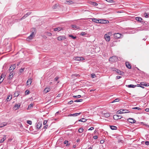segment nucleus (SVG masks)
Instances as JSON below:
<instances>
[{
  "instance_id": "f257e3e1",
  "label": "nucleus",
  "mask_w": 149,
  "mask_h": 149,
  "mask_svg": "<svg viewBox=\"0 0 149 149\" xmlns=\"http://www.w3.org/2000/svg\"><path fill=\"white\" fill-rule=\"evenodd\" d=\"M33 31H32L31 34L27 38V39L29 40L32 39L34 37L36 33L35 28H33Z\"/></svg>"
},
{
  "instance_id": "052dcab7",
  "label": "nucleus",
  "mask_w": 149,
  "mask_h": 149,
  "mask_svg": "<svg viewBox=\"0 0 149 149\" xmlns=\"http://www.w3.org/2000/svg\"><path fill=\"white\" fill-rule=\"evenodd\" d=\"M121 77H122L120 76H117L116 77V79H120V78H121Z\"/></svg>"
},
{
  "instance_id": "6e6552de",
  "label": "nucleus",
  "mask_w": 149,
  "mask_h": 149,
  "mask_svg": "<svg viewBox=\"0 0 149 149\" xmlns=\"http://www.w3.org/2000/svg\"><path fill=\"white\" fill-rule=\"evenodd\" d=\"M6 76L5 73H2L1 74L0 76V84L4 80V78L2 79L3 77H4Z\"/></svg>"
},
{
  "instance_id": "f3484780",
  "label": "nucleus",
  "mask_w": 149,
  "mask_h": 149,
  "mask_svg": "<svg viewBox=\"0 0 149 149\" xmlns=\"http://www.w3.org/2000/svg\"><path fill=\"white\" fill-rule=\"evenodd\" d=\"M10 72V73L9 76L8 77V79H12V77L13 76V72Z\"/></svg>"
},
{
  "instance_id": "dca6fc26",
  "label": "nucleus",
  "mask_w": 149,
  "mask_h": 149,
  "mask_svg": "<svg viewBox=\"0 0 149 149\" xmlns=\"http://www.w3.org/2000/svg\"><path fill=\"white\" fill-rule=\"evenodd\" d=\"M65 3H68L69 4H71L74 3L73 1L72 0H65Z\"/></svg>"
},
{
  "instance_id": "ddd939ff",
  "label": "nucleus",
  "mask_w": 149,
  "mask_h": 149,
  "mask_svg": "<svg viewBox=\"0 0 149 149\" xmlns=\"http://www.w3.org/2000/svg\"><path fill=\"white\" fill-rule=\"evenodd\" d=\"M136 20L138 21H139L140 22H143V19L139 17H136Z\"/></svg>"
},
{
  "instance_id": "2f4dec72",
  "label": "nucleus",
  "mask_w": 149,
  "mask_h": 149,
  "mask_svg": "<svg viewBox=\"0 0 149 149\" xmlns=\"http://www.w3.org/2000/svg\"><path fill=\"white\" fill-rule=\"evenodd\" d=\"M87 119H86L84 118H82L80 119L78 121L84 122L87 121Z\"/></svg>"
},
{
  "instance_id": "680f3d73",
  "label": "nucleus",
  "mask_w": 149,
  "mask_h": 149,
  "mask_svg": "<svg viewBox=\"0 0 149 149\" xmlns=\"http://www.w3.org/2000/svg\"><path fill=\"white\" fill-rule=\"evenodd\" d=\"M48 127V125H45L43 127V128L44 129H46Z\"/></svg>"
},
{
  "instance_id": "a878e982",
  "label": "nucleus",
  "mask_w": 149,
  "mask_h": 149,
  "mask_svg": "<svg viewBox=\"0 0 149 149\" xmlns=\"http://www.w3.org/2000/svg\"><path fill=\"white\" fill-rule=\"evenodd\" d=\"M126 86L127 87H128L129 88H134L135 87H136V85H134L132 84H130L129 85H126Z\"/></svg>"
},
{
  "instance_id": "de8ad7c7",
  "label": "nucleus",
  "mask_w": 149,
  "mask_h": 149,
  "mask_svg": "<svg viewBox=\"0 0 149 149\" xmlns=\"http://www.w3.org/2000/svg\"><path fill=\"white\" fill-rule=\"evenodd\" d=\"M132 109H138V110L141 109L140 107H134V108H132Z\"/></svg>"
},
{
  "instance_id": "864d4df0",
  "label": "nucleus",
  "mask_w": 149,
  "mask_h": 149,
  "mask_svg": "<svg viewBox=\"0 0 149 149\" xmlns=\"http://www.w3.org/2000/svg\"><path fill=\"white\" fill-rule=\"evenodd\" d=\"M29 91H28V90H27L25 91V95H27L29 94Z\"/></svg>"
},
{
  "instance_id": "f03ea898",
  "label": "nucleus",
  "mask_w": 149,
  "mask_h": 149,
  "mask_svg": "<svg viewBox=\"0 0 149 149\" xmlns=\"http://www.w3.org/2000/svg\"><path fill=\"white\" fill-rule=\"evenodd\" d=\"M118 60L117 57L116 56H113L110 58L109 61L111 62H114L117 61Z\"/></svg>"
},
{
  "instance_id": "8fccbe9b",
  "label": "nucleus",
  "mask_w": 149,
  "mask_h": 149,
  "mask_svg": "<svg viewBox=\"0 0 149 149\" xmlns=\"http://www.w3.org/2000/svg\"><path fill=\"white\" fill-rule=\"evenodd\" d=\"M119 100V99L118 98H117V99H116L115 100H114L112 102V103H113V102H117V101H118Z\"/></svg>"
},
{
  "instance_id": "4c0bfd02",
  "label": "nucleus",
  "mask_w": 149,
  "mask_h": 149,
  "mask_svg": "<svg viewBox=\"0 0 149 149\" xmlns=\"http://www.w3.org/2000/svg\"><path fill=\"white\" fill-rule=\"evenodd\" d=\"M83 129L82 128H80L79 129L78 131L79 133H81L83 131Z\"/></svg>"
},
{
  "instance_id": "4d7b16f0",
  "label": "nucleus",
  "mask_w": 149,
  "mask_h": 149,
  "mask_svg": "<svg viewBox=\"0 0 149 149\" xmlns=\"http://www.w3.org/2000/svg\"><path fill=\"white\" fill-rule=\"evenodd\" d=\"M31 12H28L26 13L25 15H26V16L28 17L29 15L31 14Z\"/></svg>"
},
{
  "instance_id": "49530a36",
  "label": "nucleus",
  "mask_w": 149,
  "mask_h": 149,
  "mask_svg": "<svg viewBox=\"0 0 149 149\" xmlns=\"http://www.w3.org/2000/svg\"><path fill=\"white\" fill-rule=\"evenodd\" d=\"M45 33H46V34H47L49 36H51L52 35V34L50 32H45Z\"/></svg>"
},
{
  "instance_id": "393cba45",
  "label": "nucleus",
  "mask_w": 149,
  "mask_h": 149,
  "mask_svg": "<svg viewBox=\"0 0 149 149\" xmlns=\"http://www.w3.org/2000/svg\"><path fill=\"white\" fill-rule=\"evenodd\" d=\"M62 28L61 27H58L57 28H56L54 29V31H61L62 29Z\"/></svg>"
},
{
  "instance_id": "72a5a7b5",
  "label": "nucleus",
  "mask_w": 149,
  "mask_h": 149,
  "mask_svg": "<svg viewBox=\"0 0 149 149\" xmlns=\"http://www.w3.org/2000/svg\"><path fill=\"white\" fill-rule=\"evenodd\" d=\"M123 113H129L130 111L127 110L126 109H122Z\"/></svg>"
},
{
  "instance_id": "338daca9",
  "label": "nucleus",
  "mask_w": 149,
  "mask_h": 149,
  "mask_svg": "<svg viewBox=\"0 0 149 149\" xmlns=\"http://www.w3.org/2000/svg\"><path fill=\"white\" fill-rule=\"evenodd\" d=\"M73 102V100H71L68 102V104H71Z\"/></svg>"
},
{
  "instance_id": "c756f323",
  "label": "nucleus",
  "mask_w": 149,
  "mask_h": 149,
  "mask_svg": "<svg viewBox=\"0 0 149 149\" xmlns=\"http://www.w3.org/2000/svg\"><path fill=\"white\" fill-rule=\"evenodd\" d=\"M20 92L18 91H15L14 93V97H17L18 96V95H19Z\"/></svg>"
},
{
  "instance_id": "69168bd1",
  "label": "nucleus",
  "mask_w": 149,
  "mask_h": 149,
  "mask_svg": "<svg viewBox=\"0 0 149 149\" xmlns=\"http://www.w3.org/2000/svg\"><path fill=\"white\" fill-rule=\"evenodd\" d=\"M94 128L93 127H91L88 130H92L94 129Z\"/></svg>"
},
{
  "instance_id": "a19ab883",
  "label": "nucleus",
  "mask_w": 149,
  "mask_h": 149,
  "mask_svg": "<svg viewBox=\"0 0 149 149\" xmlns=\"http://www.w3.org/2000/svg\"><path fill=\"white\" fill-rule=\"evenodd\" d=\"M91 4L92 5L94 6H97L98 5L97 3L95 2H92L91 3Z\"/></svg>"
},
{
  "instance_id": "2eb2a0df",
  "label": "nucleus",
  "mask_w": 149,
  "mask_h": 149,
  "mask_svg": "<svg viewBox=\"0 0 149 149\" xmlns=\"http://www.w3.org/2000/svg\"><path fill=\"white\" fill-rule=\"evenodd\" d=\"M104 38L107 41H109L110 40V36H108L107 34H105L104 36Z\"/></svg>"
},
{
  "instance_id": "e2e57ef3",
  "label": "nucleus",
  "mask_w": 149,
  "mask_h": 149,
  "mask_svg": "<svg viewBox=\"0 0 149 149\" xmlns=\"http://www.w3.org/2000/svg\"><path fill=\"white\" fill-rule=\"evenodd\" d=\"M33 106V104H30L29 106V107H30V108H31V107H32Z\"/></svg>"
},
{
  "instance_id": "ea45409f",
  "label": "nucleus",
  "mask_w": 149,
  "mask_h": 149,
  "mask_svg": "<svg viewBox=\"0 0 149 149\" xmlns=\"http://www.w3.org/2000/svg\"><path fill=\"white\" fill-rule=\"evenodd\" d=\"M79 76H80V75L79 74H72V77H72L73 78H74L73 77H77Z\"/></svg>"
},
{
  "instance_id": "f8f14e48",
  "label": "nucleus",
  "mask_w": 149,
  "mask_h": 149,
  "mask_svg": "<svg viewBox=\"0 0 149 149\" xmlns=\"http://www.w3.org/2000/svg\"><path fill=\"white\" fill-rule=\"evenodd\" d=\"M125 65L128 68L130 69L131 68V65L129 62L127 61L126 62Z\"/></svg>"
},
{
  "instance_id": "0e129e2a",
  "label": "nucleus",
  "mask_w": 149,
  "mask_h": 149,
  "mask_svg": "<svg viewBox=\"0 0 149 149\" xmlns=\"http://www.w3.org/2000/svg\"><path fill=\"white\" fill-rule=\"evenodd\" d=\"M47 121L46 120H44L43 122V125H45L47 123Z\"/></svg>"
},
{
  "instance_id": "774afa93",
  "label": "nucleus",
  "mask_w": 149,
  "mask_h": 149,
  "mask_svg": "<svg viewBox=\"0 0 149 149\" xmlns=\"http://www.w3.org/2000/svg\"><path fill=\"white\" fill-rule=\"evenodd\" d=\"M97 136H93V138L95 139H96L97 138Z\"/></svg>"
},
{
  "instance_id": "a211bd4d",
  "label": "nucleus",
  "mask_w": 149,
  "mask_h": 149,
  "mask_svg": "<svg viewBox=\"0 0 149 149\" xmlns=\"http://www.w3.org/2000/svg\"><path fill=\"white\" fill-rule=\"evenodd\" d=\"M7 123L4 122L3 123H1V124H0V127L2 128L3 127H4V126H6L7 125Z\"/></svg>"
},
{
  "instance_id": "79ce46f5",
  "label": "nucleus",
  "mask_w": 149,
  "mask_h": 149,
  "mask_svg": "<svg viewBox=\"0 0 149 149\" xmlns=\"http://www.w3.org/2000/svg\"><path fill=\"white\" fill-rule=\"evenodd\" d=\"M69 37L72 38L73 39H74L76 38H77L76 36H72V35H69Z\"/></svg>"
},
{
  "instance_id": "e433bc0d",
  "label": "nucleus",
  "mask_w": 149,
  "mask_h": 149,
  "mask_svg": "<svg viewBox=\"0 0 149 149\" xmlns=\"http://www.w3.org/2000/svg\"><path fill=\"white\" fill-rule=\"evenodd\" d=\"M81 97V96L80 95H77V96L74 95V96H73V97L75 98H80V97Z\"/></svg>"
},
{
  "instance_id": "a18cd8bd",
  "label": "nucleus",
  "mask_w": 149,
  "mask_h": 149,
  "mask_svg": "<svg viewBox=\"0 0 149 149\" xmlns=\"http://www.w3.org/2000/svg\"><path fill=\"white\" fill-rule=\"evenodd\" d=\"M24 68H21V69L20 70H19V72H20V73H22L23 72V71H24Z\"/></svg>"
},
{
  "instance_id": "bb28decb",
  "label": "nucleus",
  "mask_w": 149,
  "mask_h": 149,
  "mask_svg": "<svg viewBox=\"0 0 149 149\" xmlns=\"http://www.w3.org/2000/svg\"><path fill=\"white\" fill-rule=\"evenodd\" d=\"M20 106V105L19 104H15L14 107V108L15 109V110H16L17 109L19 108Z\"/></svg>"
},
{
  "instance_id": "1a4fd4ad",
  "label": "nucleus",
  "mask_w": 149,
  "mask_h": 149,
  "mask_svg": "<svg viewBox=\"0 0 149 149\" xmlns=\"http://www.w3.org/2000/svg\"><path fill=\"white\" fill-rule=\"evenodd\" d=\"M127 121L131 123H134L136 122V120L133 118H129L128 119Z\"/></svg>"
},
{
  "instance_id": "423d86ee",
  "label": "nucleus",
  "mask_w": 149,
  "mask_h": 149,
  "mask_svg": "<svg viewBox=\"0 0 149 149\" xmlns=\"http://www.w3.org/2000/svg\"><path fill=\"white\" fill-rule=\"evenodd\" d=\"M16 67V65L15 64H14L12 65L10 67L9 69V72H13V71Z\"/></svg>"
},
{
  "instance_id": "473e14b6",
  "label": "nucleus",
  "mask_w": 149,
  "mask_h": 149,
  "mask_svg": "<svg viewBox=\"0 0 149 149\" xmlns=\"http://www.w3.org/2000/svg\"><path fill=\"white\" fill-rule=\"evenodd\" d=\"M110 114L109 113H106L104 114V116L106 118H108L109 117Z\"/></svg>"
},
{
  "instance_id": "5fc2aeb1",
  "label": "nucleus",
  "mask_w": 149,
  "mask_h": 149,
  "mask_svg": "<svg viewBox=\"0 0 149 149\" xmlns=\"http://www.w3.org/2000/svg\"><path fill=\"white\" fill-rule=\"evenodd\" d=\"M148 15H149V14H148L147 13H145V17L146 18H148Z\"/></svg>"
},
{
  "instance_id": "aec40b11",
  "label": "nucleus",
  "mask_w": 149,
  "mask_h": 149,
  "mask_svg": "<svg viewBox=\"0 0 149 149\" xmlns=\"http://www.w3.org/2000/svg\"><path fill=\"white\" fill-rule=\"evenodd\" d=\"M36 124H37L36 126H37V128L38 129H40V128L41 127V125H42L41 123H40V122H38V123H36Z\"/></svg>"
},
{
  "instance_id": "3c124183",
  "label": "nucleus",
  "mask_w": 149,
  "mask_h": 149,
  "mask_svg": "<svg viewBox=\"0 0 149 149\" xmlns=\"http://www.w3.org/2000/svg\"><path fill=\"white\" fill-rule=\"evenodd\" d=\"M27 16H26V15H24L19 20H21L22 19L25 18L27 17Z\"/></svg>"
},
{
  "instance_id": "412c9836",
  "label": "nucleus",
  "mask_w": 149,
  "mask_h": 149,
  "mask_svg": "<svg viewBox=\"0 0 149 149\" xmlns=\"http://www.w3.org/2000/svg\"><path fill=\"white\" fill-rule=\"evenodd\" d=\"M63 39H66V38L65 36H59L57 38V39L59 41L62 40Z\"/></svg>"
},
{
  "instance_id": "6ab92c4d",
  "label": "nucleus",
  "mask_w": 149,
  "mask_h": 149,
  "mask_svg": "<svg viewBox=\"0 0 149 149\" xmlns=\"http://www.w3.org/2000/svg\"><path fill=\"white\" fill-rule=\"evenodd\" d=\"M71 26L74 29L77 30L79 29V27L78 26H77L75 25H72Z\"/></svg>"
},
{
  "instance_id": "0eeeda50",
  "label": "nucleus",
  "mask_w": 149,
  "mask_h": 149,
  "mask_svg": "<svg viewBox=\"0 0 149 149\" xmlns=\"http://www.w3.org/2000/svg\"><path fill=\"white\" fill-rule=\"evenodd\" d=\"M122 116L120 115H115L113 116V118L115 120L120 119L122 118Z\"/></svg>"
},
{
  "instance_id": "9d476101",
  "label": "nucleus",
  "mask_w": 149,
  "mask_h": 149,
  "mask_svg": "<svg viewBox=\"0 0 149 149\" xmlns=\"http://www.w3.org/2000/svg\"><path fill=\"white\" fill-rule=\"evenodd\" d=\"M81 113V112H80L79 113H75L73 114H70L69 115H68V116H78Z\"/></svg>"
},
{
  "instance_id": "cd10ccee",
  "label": "nucleus",
  "mask_w": 149,
  "mask_h": 149,
  "mask_svg": "<svg viewBox=\"0 0 149 149\" xmlns=\"http://www.w3.org/2000/svg\"><path fill=\"white\" fill-rule=\"evenodd\" d=\"M6 135H4V137L1 139L0 141V143H2L4 141V140L6 139Z\"/></svg>"
},
{
  "instance_id": "20e7f679",
  "label": "nucleus",
  "mask_w": 149,
  "mask_h": 149,
  "mask_svg": "<svg viewBox=\"0 0 149 149\" xmlns=\"http://www.w3.org/2000/svg\"><path fill=\"white\" fill-rule=\"evenodd\" d=\"M115 38H119L123 37V35L120 33H115L114 35Z\"/></svg>"
},
{
  "instance_id": "c03bdc74",
  "label": "nucleus",
  "mask_w": 149,
  "mask_h": 149,
  "mask_svg": "<svg viewBox=\"0 0 149 149\" xmlns=\"http://www.w3.org/2000/svg\"><path fill=\"white\" fill-rule=\"evenodd\" d=\"M26 123H28L30 125H31L32 123V122L31 121L29 120H27Z\"/></svg>"
},
{
  "instance_id": "5701e85b",
  "label": "nucleus",
  "mask_w": 149,
  "mask_h": 149,
  "mask_svg": "<svg viewBox=\"0 0 149 149\" xmlns=\"http://www.w3.org/2000/svg\"><path fill=\"white\" fill-rule=\"evenodd\" d=\"M91 19H92V21L95 22L99 23L98 22H99V19H98L95 18H92Z\"/></svg>"
},
{
  "instance_id": "c9c22d12",
  "label": "nucleus",
  "mask_w": 149,
  "mask_h": 149,
  "mask_svg": "<svg viewBox=\"0 0 149 149\" xmlns=\"http://www.w3.org/2000/svg\"><path fill=\"white\" fill-rule=\"evenodd\" d=\"M68 141L67 140L65 141L64 142V144H66V146H69L70 145V143H68Z\"/></svg>"
},
{
  "instance_id": "13d9d810",
  "label": "nucleus",
  "mask_w": 149,
  "mask_h": 149,
  "mask_svg": "<svg viewBox=\"0 0 149 149\" xmlns=\"http://www.w3.org/2000/svg\"><path fill=\"white\" fill-rule=\"evenodd\" d=\"M91 76L93 78H95L96 77V76L95 74H91Z\"/></svg>"
},
{
  "instance_id": "c85d7f7f",
  "label": "nucleus",
  "mask_w": 149,
  "mask_h": 149,
  "mask_svg": "<svg viewBox=\"0 0 149 149\" xmlns=\"http://www.w3.org/2000/svg\"><path fill=\"white\" fill-rule=\"evenodd\" d=\"M32 82V79H29L27 81L26 84L27 85H30Z\"/></svg>"
},
{
  "instance_id": "9b49d317",
  "label": "nucleus",
  "mask_w": 149,
  "mask_h": 149,
  "mask_svg": "<svg viewBox=\"0 0 149 149\" xmlns=\"http://www.w3.org/2000/svg\"><path fill=\"white\" fill-rule=\"evenodd\" d=\"M140 84L141 85V86H143V87L148 86H149V83H146L145 82H142L140 83Z\"/></svg>"
},
{
  "instance_id": "6e6d98bb",
  "label": "nucleus",
  "mask_w": 149,
  "mask_h": 149,
  "mask_svg": "<svg viewBox=\"0 0 149 149\" xmlns=\"http://www.w3.org/2000/svg\"><path fill=\"white\" fill-rule=\"evenodd\" d=\"M86 34V33L85 32H82L80 34V35L82 36H84Z\"/></svg>"
},
{
  "instance_id": "bf43d9fd",
  "label": "nucleus",
  "mask_w": 149,
  "mask_h": 149,
  "mask_svg": "<svg viewBox=\"0 0 149 149\" xmlns=\"http://www.w3.org/2000/svg\"><path fill=\"white\" fill-rule=\"evenodd\" d=\"M145 144L146 145H149V141H146L145 142Z\"/></svg>"
},
{
  "instance_id": "4468645a",
  "label": "nucleus",
  "mask_w": 149,
  "mask_h": 149,
  "mask_svg": "<svg viewBox=\"0 0 149 149\" xmlns=\"http://www.w3.org/2000/svg\"><path fill=\"white\" fill-rule=\"evenodd\" d=\"M113 70V71L115 70L117 73L121 75H123V72H122L120 70H118V69H116V70Z\"/></svg>"
},
{
  "instance_id": "58836bf2",
  "label": "nucleus",
  "mask_w": 149,
  "mask_h": 149,
  "mask_svg": "<svg viewBox=\"0 0 149 149\" xmlns=\"http://www.w3.org/2000/svg\"><path fill=\"white\" fill-rule=\"evenodd\" d=\"M83 99H80L79 100H77L75 101H74V102H81L83 101Z\"/></svg>"
},
{
  "instance_id": "f704fd0d",
  "label": "nucleus",
  "mask_w": 149,
  "mask_h": 149,
  "mask_svg": "<svg viewBox=\"0 0 149 149\" xmlns=\"http://www.w3.org/2000/svg\"><path fill=\"white\" fill-rule=\"evenodd\" d=\"M122 109H121L118 110L116 113L117 114H122L123 113Z\"/></svg>"
},
{
  "instance_id": "7c9ffc66",
  "label": "nucleus",
  "mask_w": 149,
  "mask_h": 149,
  "mask_svg": "<svg viewBox=\"0 0 149 149\" xmlns=\"http://www.w3.org/2000/svg\"><path fill=\"white\" fill-rule=\"evenodd\" d=\"M110 127L112 130H116L117 128V127L114 126H110Z\"/></svg>"
},
{
  "instance_id": "4be33fe9",
  "label": "nucleus",
  "mask_w": 149,
  "mask_h": 149,
  "mask_svg": "<svg viewBox=\"0 0 149 149\" xmlns=\"http://www.w3.org/2000/svg\"><path fill=\"white\" fill-rule=\"evenodd\" d=\"M12 98V95H9L8 96L7 98L6 99V101L7 102L10 101Z\"/></svg>"
},
{
  "instance_id": "37998d69",
  "label": "nucleus",
  "mask_w": 149,
  "mask_h": 149,
  "mask_svg": "<svg viewBox=\"0 0 149 149\" xmlns=\"http://www.w3.org/2000/svg\"><path fill=\"white\" fill-rule=\"evenodd\" d=\"M58 6V5H57V4H55V5H54V6H53L52 7V8L53 9H56L57 7V6Z\"/></svg>"
},
{
  "instance_id": "09e8293b",
  "label": "nucleus",
  "mask_w": 149,
  "mask_h": 149,
  "mask_svg": "<svg viewBox=\"0 0 149 149\" xmlns=\"http://www.w3.org/2000/svg\"><path fill=\"white\" fill-rule=\"evenodd\" d=\"M138 86V87H141V88H144V87H143V86H141V85L140 84H137V85H136V86Z\"/></svg>"
},
{
  "instance_id": "39448f33",
  "label": "nucleus",
  "mask_w": 149,
  "mask_h": 149,
  "mask_svg": "<svg viewBox=\"0 0 149 149\" xmlns=\"http://www.w3.org/2000/svg\"><path fill=\"white\" fill-rule=\"evenodd\" d=\"M109 21L108 20H104V19H100L99 22V23L105 24H107L109 23Z\"/></svg>"
},
{
  "instance_id": "603ef678",
  "label": "nucleus",
  "mask_w": 149,
  "mask_h": 149,
  "mask_svg": "<svg viewBox=\"0 0 149 149\" xmlns=\"http://www.w3.org/2000/svg\"><path fill=\"white\" fill-rule=\"evenodd\" d=\"M107 2L110 3H113V0H106Z\"/></svg>"
},
{
  "instance_id": "7ed1b4c3",
  "label": "nucleus",
  "mask_w": 149,
  "mask_h": 149,
  "mask_svg": "<svg viewBox=\"0 0 149 149\" xmlns=\"http://www.w3.org/2000/svg\"><path fill=\"white\" fill-rule=\"evenodd\" d=\"M74 60L77 61H82L85 60V58L83 57H80L79 56L75 57L73 58Z\"/></svg>"
},
{
  "instance_id": "b1692460",
  "label": "nucleus",
  "mask_w": 149,
  "mask_h": 149,
  "mask_svg": "<svg viewBox=\"0 0 149 149\" xmlns=\"http://www.w3.org/2000/svg\"><path fill=\"white\" fill-rule=\"evenodd\" d=\"M50 90V89L49 87H47L45 88L44 90V92L45 93H46L49 91Z\"/></svg>"
}]
</instances>
